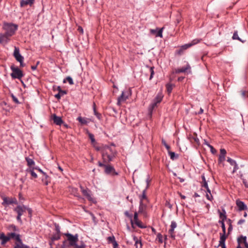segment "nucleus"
I'll list each match as a JSON object with an SVG mask.
<instances>
[{
    "instance_id": "nucleus-9",
    "label": "nucleus",
    "mask_w": 248,
    "mask_h": 248,
    "mask_svg": "<svg viewBox=\"0 0 248 248\" xmlns=\"http://www.w3.org/2000/svg\"><path fill=\"white\" fill-rule=\"evenodd\" d=\"M129 94L128 92L126 93V92H123L121 95L118 99L117 105L120 106L123 102L125 101L128 98Z\"/></svg>"
},
{
    "instance_id": "nucleus-34",
    "label": "nucleus",
    "mask_w": 248,
    "mask_h": 248,
    "mask_svg": "<svg viewBox=\"0 0 248 248\" xmlns=\"http://www.w3.org/2000/svg\"><path fill=\"white\" fill-rule=\"evenodd\" d=\"M168 154H169V155L170 156V159L173 160L178 158V155H176L174 152H173L171 151H169Z\"/></svg>"
},
{
    "instance_id": "nucleus-48",
    "label": "nucleus",
    "mask_w": 248,
    "mask_h": 248,
    "mask_svg": "<svg viewBox=\"0 0 248 248\" xmlns=\"http://www.w3.org/2000/svg\"><path fill=\"white\" fill-rule=\"evenodd\" d=\"M150 71L151 72V75H150L149 79L151 80L153 77L154 75V67H151L150 69Z\"/></svg>"
},
{
    "instance_id": "nucleus-18",
    "label": "nucleus",
    "mask_w": 248,
    "mask_h": 248,
    "mask_svg": "<svg viewBox=\"0 0 248 248\" xmlns=\"http://www.w3.org/2000/svg\"><path fill=\"white\" fill-rule=\"evenodd\" d=\"M52 119L53 122L57 125H61L63 123L61 117L56 116L55 114H53L52 116Z\"/></svg>"
},
{
    "instance_id": "nucleus-37",
    "label": "nucleus",
    "mask_w": 248,
    "mask_h": 248,
    "mask_svg": "<svg viewBox=\"0 0 248 248\" xmlns=\"http://www.w3.org/2000/svg\"><path fill=\"white\" fill-rule=\"evenodd\" d=\"M108 240L110 242L114 243V244H113L114 248H115L117 246H118V244H117L116 242L115 241L114 236L108 237Z\"/></svg>"
},
{
    "instance_id": "nucleus-59",
    "label": "nucleus",
    "mask_w": 248,
    "mask_h": 248,
    "mask_svg": "<svg viewBox=\"0 0 248 248\" xmlns=\"http://www.w3.org/2000/svg\"><path fill=\"white\" fill-rule=\"evenodd\" d=\"M54 240H52V239L51 238L50 241H49V245L50 246V248H53L52 245L54 244Z\"/></svg>"
},
{
    "instance_id": "nucleus-55",
    "label": "nucleus",
    "mask_w": 248,
    "mask_h": 248,
    "mask_svg": "<svg viewBox=\"0 0 248 248\" xmlns=\"http://www.w3.org/2000/svg\"><path fill=\"white\" fill-rule=\"evenodd\" d=\"M89 138L91 139L92 142H94L95 141V139L94 138V136L92 134H89Z\"/></svg>"
},
{
    "instance_id": "nucleus-27",
    "label": "nucleus",
    "mask_w": 248,
    "mask_h": 248,
    "mask_svg": "<svg viewBox=\"0 0 248 248\" xmlns=\"http://www.w3.org/2000/svg\"><path fill=\"white\" fill-rule=\"evenodd\" d=\"M26 160L27 162V165L29 168H35V162L31 158L29 157H26Z\"/></svg>"
},
{
    "instance_id": "nucleus-60",
    "label": "nucleus",
    "mask_w": 248,
    "mask_h": 248,
    "mask_svg": "<svg viewBox=\"0 0 248 248\" xmlns=\"http://www.w3.org/2000/svg\"><path fill=\"white\" fill-rule=\"evenodd\" d=\"M78 31L79 32H81V33H83V30L82 28V27H78Z\"/></svg>"
},
{
    "instance_id": "nucleus-38",
    "label": "nucleus",
    "mask_w": 248,
    "mask_h": 248,
    "mask_svg": "<svg viewBox=\"0 0 248 248\" xmlns=\"http://www.w3.org/2000/svg\"><path fill=\"white\" fill-rule=\"evenodd\" d=\"M8 230L14 232L18 231V229L13 224L10 225L8 226Z\"/></svg>"
},
{
    "instance_id": "nucleus-29",
    "label": "nucleus",
    "mask_w": 248,
    "mask_h": 248,
    "mask_svg": "<svg viewBox=\"0 0 248 248\" xmlns=\"http://www.w3.org/2000/svg\"><path fill=\"white\" fill-rule=\"evenodd\" d=\"M42 181L45 184V185H48L50 183V179L49 176L47 174L44 175V177L42 178Z\"/></svg>"
},
{
    "instance_id": "nucleus-52",
    "label": "nucleus",
    "mask_w": 248,
    "mask_h": 248,
    "mask_svg": "<svg viewBox=\"0 0 248 248\" xmlns=\"http://www.w3.org/2000/svg\"><path fill=\"white\" fill-rule=\"evenodd\" d=\"M35 170H37V171H38L39 172H41L42 174H43V175H45L46 174V173H45V172H44V171H43L41 169H40V168H39L38 167H36H36H35Z\"/></svg>"
},
{
    "instance_id": "nucleus-4",
    "label": "nucleus",
    "mask_w": 248,
    "mask_h": 248,
    "mask_svg": "<svg viewBox=\"0 0 248 248\" xmlns=\"http://www.w3.org/2000/svg\"><path fill=\"white\" fill-rule=\"evenodd\" d=\"M11 69L12 71L11 74V77L14 78L21 79L24 76L23 72L17 67H15L13 65L11 66Z\"/></svg>"
},
{
    "instance_id": "nucleus-64",
    "label": "nucleus",
    "mask_w": 248,
    "mask_h": 248,
    "mask_svg": "<svg viewBox=\"0 0 248 248\" xmlns=\"http://www.w3.org/2000/svg\"><path fill=\"white\" fill-rule=\"evenodd\" d=\"M98 166L100 167H103L105 168V166L107 165H104V164H103L102 163H101L100 162H98Z\"/></svg>"
},
{
    "instance_id": "nucleus-49",
    "label": "nucleus",
    "mask_w": 248,
    "mask_h": 248,
    "mask_svg": "<svg viewBox=\"0 0 248 248\" xmlns=\"http://www.w3.org/2000/svg\"><path fill=\"white\" fill-rule=\"evenodd\" d=\"M11 97H12L13 100L14 102H15L16 104H18L19 103L18 99L15 96H14L13 94H11Z\"/></svg>"
},
{
    "instance_id": "nucleus-46",
    "label": "nucleus",
    "mask_w": 248,
    "mask_h": 248,
    "mask_svg": "<svg viewBox=\"0 0 248 248\" xmlns=\"http://www.w3.org/2000/svg\"><path fill=\"white\" fill-rule=\"evenodd\" d=\"M210 148V151L213 154H215L216 153L217 151L211 145L209 144H206Z\"/></svg>"
},
{
    "instance_id": "nucleus-7",
    "label": "nucleus",
    "mask_w": 248,
    "mask_h": 248,
    "mask_svg": "<svg viewBox=\"0 0 248 248\" xmlns=\"http://www.w3.org/2000/svg\"><path fill=\"white\" fill-rule=\"evenodd\" d=\"M105 172L107 174L112 175H116L118 174L114 167L110 165H106L105 166Z\"/></svg>"
},
{
    "instance_id": "nucleus-47",
    "label": "nucleus",
    "mask_w": 248,
    "mask_h": 248,
    "mask_svg": "<svg viewBox=\"0 0 248 248\" xmlns=\"http://www.w3.org/2000/svg\"><path fill=\"white\" fill-rule=\"evenodd\" d=\"M219 222L221 224V227H222V231L223 232V233L225 234L226 233V228H225L224 222L223 221H219Z\"/></svg>"
},
{
    "instance_id": "nucleus-31",
    "label": "nucleus",
    "mask_w": 248,
    "mask_h": 248,
    "mask_svg": "<svg viewBox=\"0 0 248 248\" xmlns=\"http://www.w3.org/2000/svg\"><path fill=\"white\" fill-rule=\"evenodd\" d=\"M223 212H220L219 210H218V212L219 213V217L221 219V221H224V220L226 219V212L225 210H223Z\"/></svg>"
},
{
    "instance_id": "nucleus-25",
    "label": "nucleus",
    "mask_w": 248,
    "mask_h": 248,
    "mask_svg": "<svg viewBox=\"0 0 248 248\" xmlns=\"http://www.w3.org/2000/svg\"><path fill=\"white\" fill-rule=\"evenodd\" d=\"M139 220L138 219V214L137 212H135L134 215V217L132 218V217H131V219H130L131 224L132 225V227L134 228V223H136L137 221H138Z\"/></svg>"
},
{
    "instance_id": "nucleus-12",
    "label": "nucleus",
    "mask_w": 248,
    "mask_h": 248,
    "mask_svg": "<svg viewBox=\"0 0 248 248\" xmlns=\"http://www.w3.org/2000/svg\"><path fill=\"white\" fill-rule=\"evenodd\" d=\"M14 56L17 61H23L24 58L20 55L19 48L16 47H15Z\"/></svg>"
},
{
    "instance_id": "nucleus-57",
    "label": "nucleus",
    "mask_w": 248,
    "mask_h": 248,
    "mask_svg": "<svg viewBox=\"0 0 248 248\" xmlns=\"http://www.w3.org/2000/svg\"><path fill=\"white\" fill-rule=\"evenodd\" d=\"M21 216H19V215H17V216L16 217V219L19 222L22 223V220L21 218Z\"/></svg>"
},
{
    "instance_id": "nucleus-40",
    "label": "nucleus",
    "mask_w": 248,
    "mask_h": 248,
    "mask_svg": "<svg viewBox=\"0 0 248 248\" xmlns=\"http://www.w3.org/2000/svg\"><path fill=\"white\" fill-rule=\"evenodd\" d=\"M66 80L69 82V83L70 85H73L74 84V82L73 81V79H72V78L70 77H67L66 78V79H64L63 80V83H65Z\"/></svg>"
},
{
    "instance_id": "nucleus-24",
    "label": "nucleus",
    "mask_w": 248,
    "mask_h": 248,
    "mask_svg": "<svg viewBox=\"0 0 248 248\" xmlns=\"http://www.w3.org/2000/svg\"><path fill=\"white\" fill-rule=\"evenodd\" d=\"M58 91H59V93L58 94H56L55 95V96L56 98H57L58 99H60L61 96H62L67 93L66 91L62 90L61 89L60 87H58Z\"/></svg>"
},
{
    "instance_id": "nucleus-14",
    "label": "nucleus",
    "mask_w": 248,
    "mask_h": 248,
    "mask_svg": "<svg viewBox=\"0 0 248 248\" xmlns=\"http://www.w3.org/2000/svg\"><path fill=\"white\" fill-rule=\"evenodd\" d=\"M177 227V223L176 222L172 221H171L170 225V229L169 230V233L170 235V237L174 239L175 238V234H174V229Z\"/></svg>"
},
{
    "instance_id": "nucleus-16",
    "label": "nucleus",
    "mask_w": 248,
    "mask_h": 248,
    "mask_svg": "<svg viewBox=\"0 0 248 248\" xmlns=\"http://www.w3.org/2000/svg\"><path fill=\"white\" fill-rule=\"evenodd\" d=\"M34 3V0H20V6L21 7H25L28 5L31 6Z\"/></svg>"
},
{
    "instance_id": "nucleus-45",
    "label": "nucleus",
    "mask_w": 248,
    "mask_h": 248,
    "mask_svg": "<svg viewBox=\"0 0 248 248\" xmlns=\"http://www.w3.org/2000/svg\"><path fill=\"white\" fill-rule=\"evenodd\" d=\"M145 192H146V190L145 189L143 191L142 196H141V197L140 198V201L142 199V202H143V200H146L147 199V197H146V196Z\"/></svg>"
},
{
    "instance_id": "nucleus-6",
    "label": "nucleus",
    "mask_w": 248,
    "mask_h": 248,
    "mask_svg": "<svg viewBox=\"0 0 248 248\" xmlns=\"http://www.w3.org/2000/svg\"><path fill=\"white\" fill-rule=\"evenodd\" d=\"M163 95L161 94H158L154 99V102L151 105L150 110L152 111L162 100Z\"/></svg>"
},
{
    "instance_id": "nucleus-39",
    "label": "nucleus",
    "mask_w": 248,
    "mask_h": 248,
    "mask_svg": "<svg viewBox=\"0 0 248 248\" xmlns=\"http://www.w3.org/2000/svg\"><path fill=\"white\" fill-rule=\"evenodd\" d=\"M136 225L138 226L140 228H145L146 226L144 225L142 222L140 221V220L137 221L136 223H134Z\"/></svg>"
},
{
    "instance_id": "nucleus-5",
    "label": "nucleus",
    "mask_w": 248,
    "mask_h": 248,
    "mask_svg": "<svg viewBox=\"0 0 248 248\" xmlns=\"http://www.w3.org/2000/svg\"><path fill=\"white\" fill-rule=\"evenodd\" d=\"M3 202L2 204L3 206L11 204L13 203L17 204V201L15 198H9V197H3Z\"/></svg>"
},
{
    "instance_id": "nucleus-1",
    "label": "nucleus",
    "mask_w": 248,
    "mask_h": 248,
    "mask_svg": "<svg viewBox=\"0 0 248 248\" xmlns=\"http://www.w3.org/2000/svg\"><path fill=\"white\" fill-rule=\"evenodd\" d=\"M66 237V241L69 243L70 246L74 247V248H85L86 245L82 241L80 242V245H78L77 242L78 241V234L73 235L69 233L64 234Z\"/></svg>"
},
{
    "instance_id": "nucleus-11",
    "label": "nucleus",
    "mask_w": 248,
    "mask_h": 248,
    "mask_svg": "<svg viewBox=\"0 0 248 248\" xmlns=\"http://www.w3.org/2000/svg\"><path fill=\"white\" fill-rule=\"evenodd\" d=\"M27 207L24 205H18L16 207L14 210L17 215L22 216L24 212L26 211Z\"/></svg>"
},
{
    "instance_id": "nucleus-36",
    "label": "nucleus",
    "mask_w": 248,
    "mask_h": 248,
    "mask_svg": "<svg viewBox=\"0 0 248 248\" xmlns=\"http://www.w3.org/2000/svg\"><path fill=\"white\" fill-rule=\"evenodd\" d=\"M232 39H233V40H235V39H236V40H239V41H241V42H243V43H244V42L245 41L242 40L239 38V36H238V33H237V31H235L234 32V33H233V36H232Z\"/></svg>"
},
{
    "instance_id": "nucleus-51",
    "label": "nucleus",
    "mask_w": 248,
    "mask_h": 248,
    "mask_svg": "<svg viewBox=\"0 0 248 248\" xmlns=\"http://www.w3.org/2000/svg\"><path fill=\"white\" fill-rule=\"evenodd\" d=\"M157 238L158 239L159 242L160 243H162L163 242L162 235L160 233H158L157 235Z\"/></svg>"
},
{
    "instance_id": "nucleus-30",
    "label": "nucleus",
    "mask_w": 248,
    "mask_h": 248,
    "mask_svg": "<svg viewBox=\"0 0 248 248\" xmlns=\"http://www.w3.org/2000/svg\"><path fill=\"white\" fill-rule=\"evenodd\" d=\"M77 120L82 124H87V123H88L87 119L85 118H82L81 117H78L77 118Z\"/></svg>"
},
{
    "instance_id": "nucleus-21",
    "label": "nucleus",
    "mask_w": 248,
    "mask_h": 248,
    "mask_svg": "<svg viewBox=\"0 0 248 248\" xmlns=\"http://www.w3.org/2000/svg\"><path fill=\"white\" fill-rule=\"evenodd\" d=\"M0 240H1V244L2 245H4L9 241V238L7 235H5L3 232H1L0 233Z\"/></svg>"
},
{
    "instance_id": "nucleus-58",
    "label": "nucleus",
    "mask_w": 248,
    "mask_h": 248,
    "mask_svg": "<svg viewBox=\"0 0 248 248\" xmlns=\"http://www.w3.org/2000/svg\"><path fill=\"white\" fill-rule=\"evenodd\" d=\"M245 220L244 219H240V220L238 221V222L237 224H238V225H241V224H243V223H244V222H245Z\"/></svg>"
},
{
    "instance_id": "nucleus-63",
    "label": "nucleus",
    "mask_w": 248,
    "mask_h": 248,
    "mask_svg": "<svg viewBox=\"0 0 248 248\" xmlns=\"http://www.w3.org/2000/svg\"><path fill=\"white\" fill-rule=\"evenodd\" d=\"M26 210L28 211L29 215H31V213H32V210L31 208H27V209H26Z\"/></svg>"
},
{
    "instance_id": "nucleus-2",
    "label": "nucleus",
    "mask_w": 248,
    "mask_h": 248,
    "mask_svg": "<svg viewBox=\"0 0 248 248\" xmlns=\"http://www.w3.org/2000/svg\"><path fill=\"white\" fill-rule=\"evenodd\" d=\"M17 29L18 26L13 23H4L3 25L4 33L10 37L15 34Z\"/></svg>"
},
{
    "instance_id": "nucleus-32",
    "label": "nucleus",
    "mask_w": 248,
    "mask_h": 248,
    "mask_svg": "<svg viewBox=\"0 0 248 248\" xmlns=\"http://www.w3.org/2000/svg\"><path fill=\"white\" fill-rule=\"evenodd\" d=\"M226 236L224 233H220V240H219V244H225V242L226 239Z\"/></svg>"
},
{
    "instance_id": "nucleus-62",
    "label": "nucleus",
    "mask_w": 248,
    "mask_h": 248,
    "mask_svg": "<svg viewBox=\"0 0 248 248\" xmlns=\"http://www.w3.org/2000/svg\"><path fill=\"white\" fill-rule=\"evenodd\" d=\"M247 92L246 91H242L241 95L243 97H245L246 96Z\"/></svg>"
},
{
    "instance_id": "nucleus-41",
    "label": "nucleus",
    "mask_w": 248,
    "mask_h": 248,
    "mask_svg": "<svg viewBox=\"0 0 248 248\" xmlns=\"http://www.w3.org/2000/svg\"><path fill=\"white\" fill-rule=\"evenodd\" d=\"M202 180L203 182V184L202 185V186L204 188H208V184L207 182L206 181L205 177L204 176H202Z\"/></svg>"
},
{
    "instance_id": "nucleus-10",
    "label": "nucleus",
    "mask_w": 248,
    "mask_h": 248,
    "mask_svg": "<svg viewBox=\"0 0 248 248\" xmlns=\"http://www.w3.org/2000/svg\"><path fill=\"white\" fill-rule=\"evenodd\" d=\"M10 40V37L5 33H0V44L2 45L6 44Z\"/></svg>"
},
{
    "instance_id": "nucleus-8",
    "label": "nucleus",
    "mask_w": 248,
    "mask_h": 248,
    "mask_svg": "<svg viewBox=\"0 0 248 248\" xmlns=\"http://www.w3.org/2000/svg\"><path fill=\"white\" fill-rule=\"evenodd\" d=\"M81 191L83 195L90 201H93V199L91 197V192L88 188L84 189L83 186H80Z\"/></svg>"
},
{
    "instance_id": "nucleus-15",
    "label": "nucleus",
    "mask_w": 248,
    "mask_h": 248,
    "mask_svg": "<svg viewBox=\"0 0 248 248\" xmlns=\"http://www.w3.org/2000/svg\"><path fill=\"white\" fill-rule=\"evenodd\" d=\"M226 151L224 149H221L220 150V155L218 158V163L220 164L225 160V155Z\"/></svg>"
},
{
    "instance_id": "nucleus-35",
    "label": "nucleus",
    "mask_w": 248,
    "mask_h": 248,
    "mask_svg": "<svg viewBox=\"0 0 248 248\" xmlns=\"http://www.w3.org/2000/svg\"><path fill=\"white\" fill-rule=\"evenodd\" d=\"M61 235H60V231H58V232L56 234H54L51 238L52 239V240H58L60 239Z\"/></svg>"
},
{
    "instance_id": "nucleus-61",
    "label": "nucleus",
    "mask_w": 248,
    "mask_h": 248,
    "mask_svg": "<svg viewBox=\"0 0 248 248\" xmlns=\"http://www.w3.org/2000/svg\"><path fill=\"white\" fill-rule=\"evenodd\" d=\"M161 142H162V144H163L165 147L168 144L166 143V141L163 139H162Z\"/></svg>"
},
{
    "instance_id": "nucleus-22",
    "label": "nucleus",
    "mask_w": 248,
    "mask_h": 248,
    "mask_svg": "<svg viewBox=\"0 0 248 248\" xmlns=\"http://www.w3.org/2000/svg\"><path fill=\"white\" fill-rule=\"evenodd\" d=\"M190 69V66L189 64H187L186 67H182L181 68H178L175 70V73L176 74H179L180 73H185L187 72L188 70Z\"/></svg>"
},
{
    "instance_id": "nucleus-19",
    "label": "nucleus",
    "mask_w": 248,
    "mask_h": 248,
    "mask_svg": "<svg viewBox=\"0 0 248 248\" xmlns=\"http://www.w3.org/2000/svg\"><path fill=\"white\" fill-rule=\"evenodd\" d=\"M35 168H28L26 170L27 172L29 173L31 176V179H36L38 177L37 174L34 172L35 170Z\"/></svg>"
},
{
    "instance_id": "nucleus-28",
    "label": "nucleus",
    "mask_w": 248,
    "mask_h": 248,
    "mask_svg": "<svg viewBox=\"0 0 248 248\" xmlns=\"http://www.w3.org/2000/svg\"><path fill=\"white\" fill-rule=\"evenodd\" d=\"M227 161L230 163V164L232 165V166H234V170L233 171H235V170H236L237 168V164L235 162V161H234V160L232 159V158H230V157H228V159H227Z\"/></svg>"
},
{
    "instance_id": "nucleus-33",
    "label": "nucleus",
    "mask_w": 248,
    "mask_h": 248,
    "mask_svg": "<svg viewBox=\"0 0 248 248\" xmlns=\"http://www.w3.org/2000/svg\"><path fill=\"white\" fill-rule=\"evenodd\" d=\"M174 85L170 83H168L166 85L167 91L169 94H170L172 90Z\"/></svg>"
},
{
    "instance_id": "nucleus-54",
    "label": "nucleus",
    "mask_w": 248,
    "mask_h": 248,
    "mask_svg": "<svg viewBox=\"0 0 248 248\" xmlns=\"http://www.w3.org/2000/svg\"><path fill=\"white\" fill-rule=\"evenodd\" d=\"M186 49H184L183 47V46L181 47V48L177 50V53L179 55H181L184 50H186Z\"/></svg>"
},
{
    "instance_id": "nucleus-17",
    "label": "nucleus",
    "mask_w": 248,
    "mask_h": 248,
    "mask_svg": "<svg viewBox=\"0 0 248 248\" xmlns=\"http://www.w3.org/2000/svg\"><path fill=\"white\" fill-rule=\"evenodd\" d=\"M7 236L9 238V240L11 239H15L16 241H20V235L19 234H16L15 232L8 233Z\"/></svg>"
},
{
    "instance_id": "nucleus-3",
    "label": "nucleus",
    "mask_w": 248,
    "mask_h": 248,
    "mask_svg": "<svg viewBox=\"0 0 248 248\" xmlns=\"http://www.w3.org/2000/svg\"><path fill=\"white\" fill-rule=\"evenodd\" d=\"M115 151L111 147L108 146L105 147L102 152V155L104 160L108 159V162L112 161L115 155Z\"/></svg>"
},
{
    "instance_id": "nucleus-44",
    "label": "nucleus",
    "mask_w": 248,
    "mask_h": 248,
    "mask_svg": "<svg viewBox=\"0 0 248 248\" xmlns=\"http://www.w3.org/2000/svg\"><path fill=\"white\" fill-rule=\"evenodd\" d=\"M245 236H241V237H240L239 238H238L237 239V242H238V243L239 245H244V243H243V241L242 240V238H244L245 237Z\"/></svg>"
},
{
    "instance_id": "nucleus-20",
    "label": "nucleus",
    "mask_w": 248,
    "mask_h": 248,
    "mask_svg": "<svg viewBox=\"0 0 248 248\" xmlns=\"http://www.w3.org/2000/svg\"><path fill=\"white\" fill-rule=\"evenodd\" d=\"M236 205L239 208V211H242L246 210L247 207L244 202L239 200H237L236 202Z\"/></svg>"
},
{
    "instance_id": "nucleus-13",
    "label": "nucleus",
    "mask_w": 248,
    "mask_h": 248,
    "mask_svg": "<svg viewBox=\"0 0 248 248\" xmlns=\"http://www.w3.org/2000/svg\"><path fill=\"white\" fill-rule=\"evenodd\" d=\"M133 240L135 242L134 246L135 248H142L143 244L140 237L138 238L136 236H133Z\"/></svg>"
},
{
    "instance_id": "nucleus-50",
    "label": "nucleus",
    "mask_w": 248,
    "mask_h": 248,
    "mask_svg": "<svg viewBox=\"0 0 248 248\" xmlns=\"http://www.w3.org/2000/svg\"><path fill=\"white\" fill-rule=\"evenodd\" d=\"M247 238L246 237H245L244 238H242V240L243 241V243H244V245L245 246V247L247 248H248V243L247 242Z\"/></svg>"
},
{
    "instance_id": "nucleus-53",
    "label": "nucleus",
    "mask_w": 248,
    "mask_h": 248,
    "mask_svg": "<svg viewBox=\"0 0 248 248\" xmlns=\"http://www.w3.org/2000/svg\"><path fill=\"white\" fill-rule=\"evenodd\" d=\"M206 197L209 201H211L213 199V197L211 195V193H206Z\"/></svg>"
},
{
    "instance_id": "nucleus-56",
    "label": "nucleus",
    "mask_w": 248,
    "mask_h": 248,
    "mask_svg": "<svg viewBox=\"0 0 248 248\" xmlns=\"http://www.w3.org/2000/svg\"><path fill=\"white\" fill-rule=\"evenodd\" d=\"M124 215L128 217H129L130 219H131V217H132V215L128 213V211H125L124 212Z\"/></svg>"
},
{
    "instance_id": "nucleus-42",
    "label": "nucleus",
    "mask_w": 248,
    "mask_h": 248,
    "mask_svg": "<svg viewBox=\"0 0 248 248\" xmlns=\"http://www.w3.org/2000/svg\"><path fill=\"white\" fill-rule=\"evenodd\" d=\"M164 28H162L159 29L158 31H157L156 34V37H162V31Z\"/></svg>"
},
{
    "instance_id": "nucleus-23",
    "label": "nucleus",
    "mask_w": 248,
    "mask_h": 248,
    "mask_svg": "<svg viewBox=\"0 0 248 248\" xmlns=\"http://www.w3.org/2000/svg\"><path fill=\"white\" fill-rule=\"evenodd\" d=\"M200 40H201L199 39H194L191 43L183 45V47L184 49H187L190 47V46L199 43L200 42Z\"/></svg>"
},
{
    "instance_id": "nucleus-26",
    "label": "nucleus",
    "mask_w": 248,
    "mask_h": 248,
    "mask_svg": "<svg viewBox=\"0 0 248 248\" xmlns=\"http://www.w3.org/2000/svg\"><path fill=\"white\" fill-rule=\"evenodd\" d=\"M14 248H28V247L23 244L21 239L20 241H16L15 243Z\"/></svg>"
},
{
    "instance_id": "nucleus-43",
    "label": "nucleus",
    "mask_w": 248,
    "mask_h": 248,
    "mask_svg": "<svg viewBox=\"0 0 248 248\" xmlns=\"http://www.w3.org/2000/svg\"><path fill=\"white\" fill-rule=\"evenodd\" d=\"M143 202H142V200H141V201H140V205L139 207V212L142 213L143 212Z\"/></svg>"
}]
</instances>
